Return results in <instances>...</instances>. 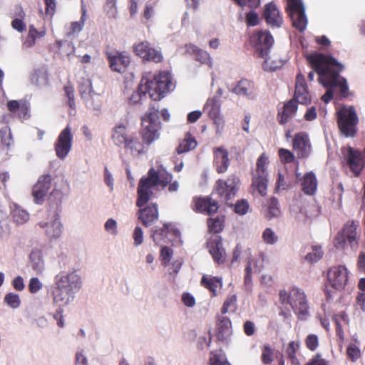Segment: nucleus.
<instances>
[{
    "label": "nucleus",
    "mask_w": 365,
    "mask_h": 365,
    "mask_svg": "<svg viewBox=\"0 0 365 365\" xmlns=\"http://www.w3.org/2000/svg\"><path fill=\"white\" fill-rule=\"evenodd\" d=\"M173 176L163 166L157 168H150L147 175L143 176L138 185L137 200L135 205L139 210L137 212L138 219L142 225L148 227L158 220V205L155 202L148 204L153 197L152 188L160 187L164 189L168 187L170 192H176L179 188L178 181H173Z\"/></svg>",
    "instance_id": "nucleus-1"
},
{
    "label": "nucleus",
    "mask_w": 365,
    "mask_h": 365,
    "mask_svg": "<svg viewBox=\"0 0 365 365\" xmlns=\"http://www.w3.org/2000/svg\"><path fill=\"white\" fill-rule=\"evenodd\" d=\"M312 68L314 71L309 72L308 78L313 81L314 72L318 76V81L325 88H339L341 98H347L349 96V87L346 80L340 76L344 69V66L339 63L336 58L330 55L321 53H315L307 56Z\"/></svg>",
    "instance_id": "nucleus-2"
},
{
    "label": "nucleus",
    "mask_w": 365,
    "mask_h": 365,
    "mask_svg": "<svg viewBox=\"0 0 365 365\" xmlns=\"http://www.w3.org/2000/svg\"><path fill=\"white\" fill-rule=\"evenodd\" d=\"M141 80L150 98L155 101H160L175 87L170 73L165 71L155 74L147 73Z\"/></svg>",
    "instance_id": "nucleus-3"
},
{
    "label": "nucleus",
    "mask_w": 365,
    "mask_h": 365,
    "mask_svg": "<svg viewBox=\"0 0 365 365\" xmlns=\"http://www.w3.org/2000/svg\"><path fill=\"white\" fill-rule=\"evenodd\" d=\"M282 304H289L299 319L304 320L309 313V306L307 295L299 287H292L288 291L282 289L279 293Z\"/></svg>",
    "instance_id": "nucleus-4"
},
{
    "label": "nucleus",
    "mask_w": 365,
    "mask_h": 365,
    "mask_svg": "<svg viewBox=\"0 0 365 365\" xmlns=\"http://www.w3.org/2000/svg\"><path fill=\"white\" fill-rule=\"evenodd\" d=\"M158 114V109L150 106L141 118L140 135L143 142L147 145H150L160 136L161 123Z\"/></svg>",
    "instance_id": "nucleus-5"
},
{
    "label": "nucleus",
    "mask_w": 365,
    "mask_h": 365,
    "mask_svg": "<svg viewBox=\"0 0 365 365\" xmlns=\"http://www.w3.org/2000/svg\"><path fill=\"white\" fill-rule=\"evenodd\" d=\"M337 125L340 133L346 138L357 133L359 118L354 106H343L336 111Z\"/></svg>",
    "instance_id": "nucleus-6"
},
{
    "label": "nucleus",
    "mask_w": 365,
    "mask_h": 365,
    "mask_svg": "<svg viewBox=\"0 0 365 365\" xmlns=\"http://www.w3.org/2000/svg\"><path fill=\"white\" fill-rule=\"evenodd\" d=\"M250 45L255 49L259 58H265L264 63H268L267 56L274 43V38L267 31H256L250 38Z\"/></svg>",
    "instance_id": "nucleus-7"
},
{
    "label": "nucleus",
    "mask_w": 365,
    "mask_h": 365,
    "mask_svg": "<svg viewBox=\"0 0 365 365\" xmlns=\"http://www.w3.org/2000/svg\"><path fill=\"white\" fill-rule=\"evenodd\" d=\"M240 185V178L235 174H232L225 180H217L215 185V190L222 200L228 204V201L236 195Z\"/></svg>",
    "instance_id": "nucleus-8"
},
{
    "label": "nucleus",
    "mask_w": 365,
    "mask_h": 365,
    "mask_svg": "<svg viewBox=\"0 0 365 365\" xmlns=\"http://www.w3.org/2000/svg\"><path fill=\"white\" fill-rule=\"evenodd\" d=\"M287 11L290 16L292 26L299 31H303L307 25L304 6L301 0H287Z\"/></svg>",
    "instance_id": "nucleus-9"
},
{
    "label": "nucleus",
    "mask_w": 365,
    "mask_h": 365,
    "mask_svg": "<svg viewBox=\"0 0 365 365\" xmlns=\"http://www.w3.org/2000/svg\"><path fill=\"white\" fill-rule=\"evenodd\" d=\"M55 286L76 293L81 289V280L76 272L66 273L61 272L55 277Z\"/></svg>",
    "instance_id": "nucleus-10"
},
{
    "label": "nucleus",
    "mask_w": 365,
    "mask_h": 365,
    "mask_svg": "<svg viewBox=\"0 0 365 365\" xmlns=\"http://www.w3.org/2000/svg\"><path fill=\"white\" fill-rule=\"evenodd\" d=\"M358 224L352 221L347 222L335 237V246L338 249L344 248L346 242L353 247L357 245L356 229Z\"/></svg>",
    "instance_id": "nucleus-11"
},
{
    "label": "nucleus",
    "mask_w": 365,
    "mask_h": 365,
    "mask_svg": "<svg viewBox=\"0 0 365 365\" xmlns=\"http://www.w3.org/2000/svg\"><path fill=\"white\" fill-rule=\"evenodd\" d=\"M133 51L136 56L140 57L144 61L160 63L163 60L161 52L152 47L148 41H142L134 44Z\"/></svg>",
    "instance_id": "nucleus-12"
},
{
    "label": "nucleus",
    "mask_w": 365,
    "mask_h": 365,
    "mask_svg": "<svg viewBox=\"0 0 365 365\" xmlns=\"http://www.w3.org/2000/svg\"><path fill=\"white\" fill-rule=\"evenodd\" d=\"M327 276L329 283L336 290L344 289L349 279L347 269L343 265L331 267Z\"/></svg>",
    "instance_id": "nucleus-13"
},
{
    "label": "nucleus",
    "mask_w": 365,
    "mask_h": 365,
    "mask_svg": "<svg viewBox=\"0 0 365 365\" xmlns=\"http://www.w3.org/2000/svg\"><path fill=\"white\" fill-rule=\"evenodd\" d=\"M73 137L68 126L64 128L59 134L56 143L55 150L60 159H63L71 149Z\"/></svg>",
    "instance_id": "nucleus-14"
},
{
    "label": "nucleus",
    "mask_w": 365,
    "mask_h": 365,
    "mask_svg": "<svg viewBox=\"0 0 365 365\" xmlns=\"http://www.w3.org/2000/svg\"><path fill=\"white\" fill-rule=\"evenodd\" d=\"M192 202L194 204L193 210L197 212L212 215L215 214L219 209L218 202L212 199L210 196L195 197Z\"/></svg>",
    "instance_id": "nucleus-15"
},
{
    "label": "nucleus",
    "mask_w": 365,
    "mask_h": 365,
    "mask_svg": "<svg viewBox=\"0 0 365 365\" xmlns=\"http://www.w3.org/2000/svg\"><path fill=\"white\" fill-rule=\"evenodd\" d=\"M110 68L118 73H123L130 63V58L124 52L111 51L106 52Z\"/></svg>",
    "instance_id": "nucleus-16"
},
{
    "label": "nucleus",
    "mask_w": 365,
    "mask_h": 365,
    "mask_svg": "<svg viewBox=\"0 0 365 365\" xmlns=\"http://www.w3.org/2000/svg\"><path fill=\"white\" fill-rule=\"evenodd\" d=\"M52 178L49 174L39 177L32 190V195L36 203H41L51 188Z\"/></svg>",
    "instance_id": "nucleus-17"
},
{
    "label": "nucleus",
    "mask_w": 365,
    "mask_h": 365,
    "mask_svg": "<svg viewBox=\"0 0 365 365\" xmlns=\"http://www.w3.org/2000/svg\"><path fill=\"white\" fill-rule=\"evenodd\" d=\"M293 149L297 158L304 159L309 157L312 151L311 143L308 135L304 133H299L293 139Z\"/></svg>",
    "instance_id": "nucleus-18"
},
{
    "label": "nucleus",
    "mask_w": 365,
    "mask_h": 365,
    "mask_svg": "<svg viewBox=\"0 0 365 365\" xmlns=\"http://www.w3.org/2000/svg\"><path fill=\"white\" fill-rule=\"evenodd\" d=\"M297 103L308 104L311 103V96L304 76L299 73L297 75L294 98Z\"/></svg>",
    "instance_id": "nucleus-19"
},
{
    "label": "nucleus",
    "mask_w": 365,
    "mask_h": 365,
    "mask_svg": "<svg viewBox=\"0 0 365 365\" xmlns=\"http://www.w3.org/2000/svg\"><path fill=\"white\" fill-rule=\"evenodd\" d=\"M207 245L213 260L219 264H223L225 262L226 253L222 247L221 237L215 235L210 237Z\"/></svg>",
    "instance_id": "nucleus-20"
},
{
    "label": "nucleus",
    "mask_w": 365,
    "mask_h": 365,
    "mask_svg": "<svg viewBox=\"0 0 365 365\" xmlns=\"http://www.w3.org/2000/svg\"><path fill=\"white\" fill-rule=\"evenodd\" d=\"M230 164L229 152L223 147L213 149V165L217 173H225Z\"/></svg>",
    "instance_id": "nucleus-21"
},
{
    "label": "nucleus",
    "mask_w": 365,
    "mask_h": 365,
    "mask_svg": "<svg viewBox=\"0 0 365 365\" xmlns=\"http://www.w3.org/2000/svg\"><path fill=\"white\" fill-rule=\"evenodd\" d=\"M263 16L267 24L272 27H279L283 22L279 9L272 2L266 4Z\"/></svg>",
    "instance_id": "nucleus-22"
},
{
    "label": "nucleus",
    "mask_w": 365,
    "mask_h": 365,
    "mask_svg": "<svg viewBox=\"0 0 365 365\" xmlns=\"http://www.w3.org/2000/svg\"><path fill=\"white\" fill-rule=\"evenodd\" d=\"M209 116L218 126L224 125V120L220 115V103L216 98H209L204 107Z\"/></svg>",
    "instance_id": "nucleus-23"
},
{
    "label": "nucleus",
    "mask_w": 365,
    "mask_h": 365,
    "mask_svg": "<svg viewBox=\"0 0 365 365\" xmlns=\"http://www.w3.org/2000/svg\"><path fill=\"white\" fill-rule=\"evenodd\" d=\"M232 332L230 319L225 316H219L217 323V338L219 341H227Z\"/></svg>",
    "instance_id": "nucleus-24"
},
{
    "label": "nucleus",
    "mask_w": 365,
    "mask_h": 365,
    "mask_svg": "<svg viewBox=\"0 0 365 365\" xmlns=\"http://www.w3.org/2000/svg\"><path fill=\"white\" fill-rule=\"evenodd\" d=\"M232 92L239 96H244L250 98L256 96V89L254 83L247 78H242L237 82L232 89Z\"/></svg>",
    "instance_id": "nucleus-25"
},
{
    "label": "nucleus",
    "mask_w": 365,
    "mask_h": 365,
    "mask_svg": "<svg viewBox=\"0 0 365 365\" xmlns=\"http://www.w3.org/2000/svg\"><path fill=\"white\" fill-rule=\"evenodd\" d=\"M318 182L313 172H308L301 179V187L304 194L314 195L317 189Z\"/></svg>",
    "instance_id": "nucleus-26"
},
{
    "label": "nucleus",
    "mask_w": 365,
    "mask_h": 365,
    "mask_svg": "<svg viewBox=\"0 0 365 365\" xmlns=\"http://www.w3.org/2000/svg\"><path fill=\"white\" fill-rule=\"evenodd\" d=\"M298 105L294 99H291L283 106L282 111L278 113V121L281 125L287 123L292 118L294 117L297 110Z\"/></svg>",
    "instance_id": "nucleus-27"
},
{
    "label": "nucleus",
    "mask_w": 365,
    "mask_h": 365,
    "mask_svg": "<svg viewBox=\"0 0 365 365\" xmlns=\"http://www.w3.org/2000/svg\"><path fill=\"white\" fill-rule=\"evenodd\" d=\"M38 225L46 229V234L50 239L58 238L61 235L62 225L57 214H55L54 219L50 223L40 222Z\"/></svg>",
    "instance_id": "nucleus-28"
},
{
    "label": "nucleus",
    "mask_w": 365,
    "mask_h": 365,
    "mask_svg": "<svg viewBox=\"0 0 365 365\" xmlns=\"http://www.w3.org/2000/svg\"><path fill=\"white\" fill-rule=\"evenodd\" d=\"M130 136L128 134L126 126L120 123L114 127L111 138L115 145L124 146Z\"/></svg>",
    "instance_id": "nucleus-29"
},
{
    "label": "nucleus",
    "mask_w": 365,
    "mask_h": 365,
    "mask_svg": "<svg viewBox=\"0 0 365 365\" xmlns=\"http://www.w3.org/2000/svg\"><path fill=\"white\" fill-rule=\"evenodd\" d=\"M74 293L55 286L53 292V302L60 307L65 306L73 298Z\"/></svg>",
    "instance_id": "nucleus-30"
},
{
    "label": "nucleus",
    "mask_w": 365,
    "mask_h": 365,
    "mask_svg": "<svg viewBox=\"0 0 365 365\" xmlns=\"http://www.w3.org/2000/svg\"><path fill=\"white\" fill-rule=\"evenodd\" d=\"M200 285L208 289L211 292L212 297H215L218 285H222V280L217 277L203 275L201 278Z\"/></svg>",
    "instance_id": "nucleus-31"
},
{
    "label": "nucleus",
    "mask_w": 365,
    "mask_h": 365,
    "mask_svg": "<svg viewBox=\"0 0 365 365\" xmlns=\"http://www.w3.org/2000/svg\"><path fill=\"white\" fill-rule=\"evenodd\" d=\"M186 50L188 53L194 55L195 59L197 61H199L200 63H203V64H210L211 63V59H210V55L207 51H203L192 44L187 45Z\"/></svg>",
    "instance_id": "nucleus-32"
},
{
    "label": "nucleus",
    "mask_w": 365,
    "mask_h": 365,
    "mask_svg": "<svg viewBox=\"0 0 365 365\" xmlns=\"http://www.w3.org/2000/svg\"><path fill=\"white\" fill-rule=\"evenodd\" d=\"M12 140L11 130L8 126L0 129V154H7Z\"/></svg>",
    "instance_id": "nucleus-33"
},
{
    "label": "nucleus",
    "mask_w": 365,
    "mask_h": 365,
    "mask_svg": "<svg viewBox=\"0 0 365 365\" xmlns=\"http://www.w3.org/2000/svg\"><path fill=\"white\" fill-rule=\"evenodd\" d=\"M267 175L254 174L252 176V187L256 189L262 196L267 194Z\"/></svg>",
    "instance_id": "nucleus-34"
},
{
    "label": "nucleus",
    "mask_w": 365,
    "mask_h": 365,
    "mask_svg": "<svg viewBox=\"0 0 365 365\" xmlns=\"http://www.w3.org/2000/svg\"><path fill=\"white\" fill-rule=\"evenodd\" d=\"M124 149L130 151L132 155H139L144 151V145L139 139L134 135H131L127 143L123 146Z\"/></svg>",
    "instance_id": "nucleus-35"
},
{
    "label": "nucleus",
    "mask_w": 365,
    "mask_h": 365,
    "mask_svg": "<svg viewBox=\"0 0 365 365\" xmlns=\"http://www.w3.org/2000/svg\"><path fill=\"white\" fill-rule=\"evenodd\" d=\"M197 144L195 138L190 133H187L185 135V138L177 148V152L179 154L189 152L195 149Z\"/></svg>",
    "instance_id": "nucleus-36"
},
{
    "label": "nucleus",
    "mask_w": 365,
    "mask_h": 365,
    "mask_svg": "<svg viewBox=\"0 0 365 365\" xmlns=\"http://www.w3.org/2000/svg\"><path fill=\"white\" fill-rule=\"evenodd\" d=\"M32 268L37 272H41L44 269V262L42 252L40 250H33L29 256Z\"/></svg>",
    "instance_id": "nucleus-37"
},
{
    "label": "nucleus",
    "mask_w": 365,
    "mask_h": 365,
    "mask_svg": "<svg viewBox=\"0 0 365 365\" xmlns=\"http://www.w3.org/2000/svg\"><path fill=\"white\" fill-rule=\"evenodd\" d=\"M170 228L171 224L164 223L163 227L152 230L151 237L156 245L168 237Z\"/></svg>",
    "instance_id": "nucleus-38"
},
{
    "label": "nucleus",
    "mask_w": 365,
    "mask_h": 365,
    "mask_svg": "<svg viewBox=\"0 0 365 365\" xmlns=\"http://www.w3.org/2000/svg\"><path fill=\"white\" fill-rule=\"evenodd\" d=\"M281 215V210L279 208V203L278 200L272 197L269 199L268 202L267 212L265 215L266 218L271 220L273 217H277Z\"/></svg>",
    "instance_id": "nucleus-39"
},
{
    "label": "nucleus",
    "mask_w": 365,
    "mask_h": 365,
    "mask_svg": "<svg viewBox=\"0 0 365 365\" xmlns=\"http://www.w3.org/2000/svg\"><path fill=\"white\" fill-rule=\"evenodd\" d=\"M46 34L45 31H38L33 25L29 26V34L25 44L28 47H31L35 45L36 40L43 37Z\"/></svg>",
    "instance_id": "nucleus-40"
},
{
    "label": "nucleus",
    "mask_w": 365,
    "mask_h": 365,
    "mask_svg": "<svg viewBox=\"0 0 365 365\" xmlns=\"http://www.w3.org/2000/svg\"><path fill=\"white\" fill-rule=\"evenodd\" d=\"M146 93H148V92L145 89V86L141 81L138 89L132 93L129 98L130 104L134 105L141 103L143 98H146Z\"/></svg>",
    "instance_id": "nucleus-41"
},
{
    "label": "nucleus",
    "mask_w": 365,
    "mask_h": 365,
    "mask_svg": "<svg viewBox=\"0 0 365 365\" xmlns=\"http://www.w3.org/2000/svg\"><path fill=\"white\" fill-rule=\"evenodd\" d=\"M237 309V296L235 294L230 295L227 297L221 308V313L224 316L226 313L235 312Z\"/></svg>",
    "instance_id": "nucleus-42"
},
{
    "label": "nucleus",
    "mask_w": 365,
    "mask_h": 365,
    "mask_svg": "<svg viewBox=\"0 0 365 365\" xmlns=\"http://www.w3.org/2000/svg\"><path fill=\"white\" fill-rule=\"evenodd\" d=\"M268 158L267 155L264 153H262L257 159L256 163V170L254 174L258 175H267V165L268 164Z\"/></svg>",
    "instance_id": "nucleus-43"
},
{
    "label": "nucleus",
    "mask_w": 365,
    "mask_h": 365,
    "mask_svg": "<svg viewBox=\"0 0 365 365\" xmlns=\"http://www.w3.org/2000/svg\"><path fill=\"white\" fill-rule=\"evenodd\" d=\"M312 252H309L305 256V259L311 263L316 262L319 260L323 256V251L320 246H312Z\"/></svg>",
    "instance_id": "nucleus-44"
},
{
    "label": "nucleus",
    "mask_w": 365,
    "mask_h": 365,
    "mask_svg": "<svg viewBox=\"0 0 365 365\" xmlns=\"http://www.w3.org/2000/svg\"><path fill=\"white\" fill-rule=\"evenodd\" d=\"M274 349L268 344L262 348L261 359L263 364H269L273 361Z\"/></svg>",
    "instance_id": "nucleus-45"
},
{
    "label": "nucleus",
    "mask_w": 365,
    "mask_h": 365,
    "mask_svg": "<svg viewBox=\"0 0 365 365\" xmlns=\"http://www.w3.org/2000/svg\"><path fill=\"white\" fill-rule=\"evenodd\" d=\"M207 226L210 232L220 233L223 230V221L220 217L209 218Z\"/></svg>",
    "instance_id": "nucleus-46"
},
{
    "label": "nucleus",
    "mask_w": 365,
    "mask_h": 365,
    "mask_svg": "<svg viewBox=\"0 0 365 365\" xmlns=\"http://www.w3.org/2000/svg\"><path fill=\"white\" fill-rule=\"evenodd\" d=\"M14 220L18 224L25 223L29 218V213L19 207H16L12 212Z\"/></svg>",
    "instance_id": "nucleus-47"
},
{
    "label": "nucleus",
    "mask_w": 365,
    "mask_h": 365,
    "mask_svg": "<svg viewBox=\"0 0 365 365\" xmlns=\"http://www.w3.org/2000/svg\"><path fill=\"white\" fill-rule=\"evenodd\" d=\"M231 206H234L235 212L240 215H245L250 208L247 200L245 199L237 200L235 205H231Z\"/></svg>",
    "instance_id": "nucleus-48"
},
{
    "label": "nucleus",
    "mask_w": 365,
    "mask_h": 365,
    "mask_svg": "<svg viewBox=\"0 0 365 365\" xmlns=\"http://www.w3.org/2000/svg\"><path fill=\"white\" fill-rule=\"evenodd\" d=\"M348 358L352 361H356L361 357L360 349L354 344H350L346 349Z\"/></svg>",
    "instance_id": "nucleus-49"
},
{
    "label": "nucleus",
    "mask_w": 365,
    "mask_h": 365,
    "mask_svg": "<svg viewBox=\"0 0 365 365\" xmlns=\"http://www.w3.org/2000/svg\"><path fill=\"white\" fill-rule=\"evenodd\" d=\"M4 302L13 309L18 308L20 306L21 300L17 294L9 293L4 297Z\"/></svg>",
    "instance_id": "nucleus-50"
},
{
    "label": "nucleus",
    "mask_w": 365,
    "mask_h": 365,
    "mask_svg": "<svg viewBox=\"0 0 365 365\" xmlns=\"http://www.w3.org/2000/svg\"><path fill=\"white\" fill-rule=\"evenodd\" d=\"M278 155L280 160L284 164L291 163L294 160V154L289 150L285 148H279Z\"/></svg>",
    "instance_id": "nucleus-51"
},
{
    "label": "nucleus",
    "mask_w": 365,
    "mask_h": 365,
    "mask_svg": "<svg viewBox=\"0 0 365 365\" xmlns=\"http://www.w3.org/2000/svg\"><path fill=\"white\" fill-rule=\"evenodd\" d=\"M304 343L309 350L314 351L319 346V338L317 335L310 334L306 337Z\"/></svg>",
    "instance_id": "nucleus-52"
},
{
    "label": "nucleus",
    "mask_w": 365,
    "mask_h": 365,
    "mask_svg": "<svg viewBox=\"0 0 365 365\" xmlns=\"http://www.w3.org/2000/svg\"><path fill=\"white\" fill-rule=\"evenodd\" d=\"M262 238L266 244L274 245L277 242L278 237L271 228H266L262 233Z\"/></svg>",
    "instance_id": "nucleus-53"
},
{
    "label": "nucleus",
    "mask_w": 365,
    "mask_h": 365,
    "mask_svg": "<svg viewBox=\"0 0 365 365\" xmlns=\"http://www.w3.org/2000/svg\"><path fill=\"white\" fill-rule=\"evenodd\" d=\"M92 85L89 80L85 81L79 87V92L83 98L87 99L91 96L92 93Z\"/></svg>",
    "instance_id": "nucleus-54"
},
{
    "label": "nucleus",
    "mask_w": 365,
    "mask_h": 365,
    "mask_svg": "<svg viewBox=\"0 0 365 365\" xmlns=\"http://www.w3.org/2000/svg\"><path fill=\"white\" fill-rule=\"evenodd\" d=\"M84 20L83 16H82L80 21H74L71 24L69 30L67 32V35L68 36H71L75 35L76 34H78L82 30Z\"/></svg>",
    "instance_id": "nucleus-55"
},
{
    "label": "nucleus",
    "mask_w": 365,
    "mask_h": 365,
    "mask_svg": "<svg viewBox=\"0 0 365 365\" xmlns=\"http://www.w3.org/2000/svg\"><path fill=\"white\" fill-rule=\"evenodd\" d=\"M64 91L66 93V96L68 98V104L69 107L72 109L76 108V103L74 98V89L71 86H64Z\"/></svg>",
    "instance_id": "nucleus-56"
},
{
    "label": "nucleus",
    "mask_w": 365,
    "mask_h": 365,
    "mask_svg": "<svg viewBox=\"0 0 365 365\" xmlns=\"http://www.w3.org/2000/svg\"><path fill=\"white\" fill-rule=\"evenodd\" d=\"M7 108H8L9 110L12 113L16 112L17 110H21V111H22L24 113V115L26 114V112L28 110V108L26 106H21L19 101H14V100L9 101L7 103Z\"/></svg>",
    "instance_id": "nucleus-57"
},
{
    "label": "nucleus",
    "mask_w": 365,
    "mask_h": 365,
    "mask_svg": "<svg viewBox=\"0 0 365 365\" xmlns=\"http://www.w3.org/2000/svg\"><path fill=\"white\" fill-rule=\"evenodd\" d=\"M237 5L244 7L247 5L251 9H257L259 5L261 0H232Z\"/></svg>",
    "instance_id": "nucleus-58"
},
{
    "label": "nucleus",
    "mask_w": 365,
    "mask_h": 365,
    "mask_svg": "<svg viewBox=\"0 0 365 365\" xmlns=\"http://www.w3.org/2000/svg\"><path fill=\"white\" fill-rule=\"evenodd\" d=\"M134 245L138 247L143 242V232L140 227L136 226L133 233Z\"/></svg>",
    "instance_id": "nucleus-59"
},
{
    "label": "nucleus",
    "mask_w": 365,
    "mask_h": 365,
    "mask_svg": "<svg viewBox=\"0 0 365 365\" xmlns=\"http://www.w3.org/2000/svg\"><path fill=\"white\" fill-rule=\"evenodd\" d=\"M299 344L298 342L292 341L288 344L287 348L286 349V354L287 355L288 359L290 358H293L294 356H297L296 354L297 350L299 349Z\"/></svg>",
    "instance_id": "nucleus-60"
},
{
    "label": "nucleus",
    "mask_w": 365,
    "mask_h": 365,
    "mask_svg": "<svg viewBox=\"0 0 365 365\" xmlns=\"http://www.w3.org/2000/svg\"><path fill=\"white\" fill-rule=\"evenodd\" d=\"M42 287L43 285L38 278L32 277L30 279L29 284V290L31 293H36L37 292L42 289Z\"/></svg>",
    "instance_id": "nucleus-61"
},
{
    "label": "nucleus",
    "mask_w": 365,
    "mask_h": 365,
    "mask_svg": "<svg viewBox=\"0 0 365 365\" xmlns=\"http://www.w3.org/2000/svg\"><path fill=\"white\" fill-rule=\"evenodd\" d=\"M173 253V250L169 247H163L160 250V257L162 261H163L165 264L168 263L172 258Z\"/></svg>",
    "instance_id": "nucleus-62"
},
{
    "label": "nucleus",
    "mask_w": 365,
    "mask_h": 365,
    "mask_svg": "<svg viewBox=\"0 0 365 365\" xmlns=\"http://www.w3.org/2000/svg\"><path fill=\"white\" fill-rule=\"evenodd\" d=\"M306 365H329L328 361L322 358L320 354H317L309 361Z\"/></svg>",
    "instance_id": "nucleus-63"
},
{
    "label": "nucleus",
    "mask_w": 365,
    "mask_h": 365,
    "mask_svg": "<svg viewBox=\"0 0 365 365\" xmlns=\"http://www.w3.org/2000/svg\"><path fill=\"white\" fill-rule=\"evenodd\" d=\"M246 23L249 26H255L259 23V18L255 11L248 12L246 14Z\"/></svg>",
    "instance_id": "nucleus-64"
}]
</instances>
